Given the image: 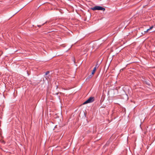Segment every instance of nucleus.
<instances>
[{
  "mask_svg": "<svg viewBox=\"0 0 155 155\" xmlns=\"http://www.w3.org/2000/svg\"><path fill=\"white\" fill-rule=\"evenodd\" d=\"M91 9L93 10V11H95L96 10H103L105 11V9L102 7L99 6H95L94 7L92 8H91Z\"/></svg>",
  "mask_w": 155,
  "mask_h": 155,
  "instance_id": "1",
  "label": "nucleus"
},
{
  "mask_svg": "<svg viewBox=\"0 0 155 155\" xmlns=\"http://www.w3.org/2000/svg\"><path fill=\"white\" fill-rule=\"evenodd\" d=\"M59 94L58 93H56V94H57V95H58V94Z\"/></svg>",
  "mask_w": 155,
  "mask_h": 155,
  "instance_id": "11",
  "label": "nucleus"
},
{
  "mask_svg": "<svg viewBox=\"0 0 155 155\" xmlns=\"http://www.w3.org/2000/svg\"><path fill=\"white\" fill-rule=\"evenodd\" d=\"M94 97H91L85 102H84L83 104H85L88 103H92L94 101Z\"/></svg>",
  "mask_w": 155,
  "mask_h": 155,
  "instance_id": "2",
  "label": "nucleus"
},
{
  "mask_svg": "<svg viewBox=\"0 0 155 155\" xmlns=\"http://www.w3.org/2000/svg\"><path fill=\"white\" fill-rule=\"evenodd\" d=\"M143 81L144 83H145L149 86L150 85V82L149 81L144 79V81Z\"/></svg>",
  "mask_w": 155,
  "mask_h": 155,
  "instance_id": "3",
  "label": "nucleus"
},
{
  "mask_svg": "<svg viewBox=\"0 0 155 155\" xmlns=\"http://www.w3.org/2000/svg\"><path fill=\"white\" fill-rule=\"evenodd\" d=\"M45 23H46V22H45V23L43 24L42 25H37V26L39 27V28H40L41 27V26L44 25Z\"/></svg>",
  "mask_w": 155,
  "mask_h": 155,
  "instance_id": "7",
  "label": "nucleus"
},
{
  "mask_svg": "<svg viewBox=\"0 0 155 155\" xmlns=\"http://www.w3.org/2000/svg\"><path fill=\"white\" fill-rule=\"evenodd\" d=\"M96 69L95 68H94V69L91 73V75H94V74L95 71H96Z\"/></svg>",
  "mask_w": 155,
  "mask_h": 155,
  "instance_id": "4",
  "label": "nucleus"
},
{
  "mask_svg": "<svg viewBox=\"0 0 155 155\" xmlns=\"http://www.w3.org/2000/svg\"><path fill=\"white\" fill-rule=\"evenodd\" d=\"M99 66V64H98V63L97 62L96 65L95 66L94 68H95L96 69H97V68H98Z\"/></svg>",
  "mask_w": 155,
  "mask_h": 155,
  "instance_id": "6",
  "label": "nucleus"
},
{
  "mask_svg": "<svg viewBox=\"0 0 155 155\" xmlns=\"http://www.w3.org/2000/svg\"><path fill=\"white\" fill-rule=\"evenodd\" d=\"M55 117H54L55 118H58L59 116H58L57 114H55Z\"/></svg>",
  "mask_w": 155,
  "mask_h": 155,
  "instance_id": "10",
  "label": "nucleus"
},
{
  "mask_svg": "<svg viewBox=\"0 0 155 155\" xmlns=\"http://www.w3.org/2000/svg\"><path fill=\"white\" fill-rule=\"evenodd\" d=\"M93 75H91V74L90 76H89V78H91L92 77V76H93Z\"/></svg>",
  "mask_w": 155,
  "mask_h": 155,
  "instance_id": "9",
  "label": "nucleus"
},
{
  "mask_svg": "<svg viewBox=\"0 0 155 155\" xmlns=\"http://www.w3.org/2000/svg\"><path fill=\"white\" fill-rule=\"evenodd\" d=\"M49 73V71H47V72H46L45 73V75H47Z\"/></svg>",
  "mask_w": 155,
  "mask_h": 155,
  "instance_id": "8",
  "label": "nucleus"
},
{
  "mask_svg": "<svg viewBox=\"0 0 155 155\" xmlns=\"http://www.w3.org/2000/svg\"><path fill=\"white\" fill-rule=\"evenodd\" d=\"M153 28V26H152L150 27V28H149V29H147V31H144V32H145V33H147V32H148L149 30H150V29H152Z\"/></svg>",
  "mask_w": 155,
  "mask_h": 155,
  "instance_id": "5",
  "label": "nucleus"
}]
</instances>
